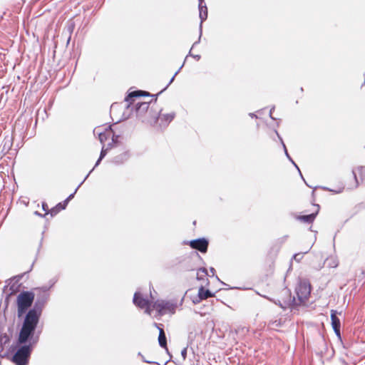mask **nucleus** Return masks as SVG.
Instances as JSON below:
<instances>
[{
	"mask_svg": "<svg viewBox=\"0 0 365 365\" xmlns=\"http://www.w3.org/2000/svg\"><path fill=\"white\" fill-rule=\"evenodd\" d=\"M215 269H214L213 267H211V268H210V272H211L213 275H214V274H215Z\"/></svg>",
	"mask_w": 365,
	"mask_h": 365,
	"instance_id": "bb28decb",
	"label": "nucleus"
},
{
	"mask_svg": "<svg viewBox=\"0 0 365 365\" xmlns=\"http://www.w3.org/2000/svg\"><path fill=\"white\" fill-rule=\"evenodd\" d=\"M141 95V91H133L128 94L125 101L128 103V108H130L131 104L135 103L134 97H138Z\"/></svg>",
	"mask_w": 365,
	"mask_h": 365,
	"instance_id": "ddd939ff",
	"label": "nucleus"
},
{
	"mask_svg": "<svg viewBox=\"0 0 365 365\" xmlns=\"http://www.w3.org/2000/svg\"><path fill=\"white\" fill-rule=\"evenodd\" d=\"M195 58H197V60L200 59V56H196Z\"/></svg>",
	"mask_w": 365,
	"mask_h": 365,
	"instance_id": "c756f323",
	"label": "nucleus"
},
{
	"mask_svg": "<svg viewBox=\"0 0 365 365\" xmlns=\"http://www.w3.org/2000/svg\"><path fill=\"white\" fill-rule=\"evenodd\" d=\"M204 0H199V3H203Z\"/></svg>",
	"mask_w": 365,
	"mask_h": 365,
	"instance_id": "2f4dec72",
	"label": "nucleus"
},
{
	"mask_svg": "<svg viewBox=\"0 0 365 365\" xmlns=\"http://www.w3.org/2000/svg\"><path fill=\"white\" fill-rule=\"evenodd\" d=\"M74 194H75V192H73V193L71 194V195L67 197V199L64 201V202H65V203H67V204H68V201H69V200H71L73 197Z\"/></svg>",
	"mask_w": 365,
	"mask_h": 365,
	"instance_id": "b1692460",
	"label": "nucleus"
},
{
	"mask_svg": "<svg viewBox=\"0 0 365 365\" xmlns=\"http://www.w3.org/2000/svg\"><path fill=\"white\" fill-rule=\"evenodd\" d=\"M198 297L200 300L206 299L208 297H212V294L209 290L205 289L203 287H200L198 291Z\"/></svg>",
	"mask_w": 365,
	"mask_h": 365,
	"instance_id": "dca6fc26",
	"label": "nucleus"
},
{
	"mask_svg": "<svg viewBox=\"0 0 365 365\" xmlns=\"http://www.w3.org/2000/svg\"><path fill=\"white\" fill-rule=\"evenodd\" d=\"M149 108V103L148 102H142L138 101L135 103V113L137 118H143L147 113Z\"/></svg>",
	"mask_w": 365,
	"mask_h": 365,
	"instance_id": "0eeeda50",
	"label": "nucleus"
},
{
	"mask_svg": "<svg viewBox=\"0 0 365 365\" xmlns=\"http://www.w3.org/2000/svg\"><path fill=\"white\" fill-rule=\"evenodd\" d=\"M207 272L205 268H200L197 272V279H201L204 276L207 275Z\"/></svg>",
	"mask_w": 365,
	"mask_h": 365,
	"instance_id": "a211bd4d",
	"label": "nucleus"
},
{
	"mask_svg": "<svg viewBox=\"0 0 365 365\" xmlns=\"http://www.w3.org/2000/svg\"><path fill=\"white\" fill-rule=\"evenodd\" d=\"M155 326L158 327L159 329V336H158V341L160 346L163 348H167V341H166V337L165 332L162 328L158 327L157 324H155Z\"/></svg>",
	"mask_w": 365,
	"mask_h": 365,
	"instance_id": "9b49d317",
	"label": "nucleus"
},
{
	"mask_svg": "<svg viewBox=\"0 0 365 365\" xmlns=\"http://www.w3.org/2000/svg\"><path fill=\"white\" fill-rule=\"evenodd\" d=\"M190 246L201 252H205L207 250L208 242L204 239H197L190 242Z\"/></svg>",
	"mask_w": 365,
	"mask_h": 365,
	"instance_id": "6e6552de",
	"label": "nucleus"
},
{
	"mask_svg": "<svg viewBox=\"0 0 365 365\" xmlns=\"http://www.w3.org/2000/svg\"><path fill=\"white\" fill-rule=\"evenodd\" d=\"M181 356L182 357L183 359H185L186 358V356H187V348H184L182 351H181Z\"/></svg>",
	"mask_w": 365,
	"mask_h": 365,
	"instance_id": "5701e85b",
	"label": "nucleus"
},
{
	"mask_svg": "<svg viewBox=\"0 0 365 365\" xmlns=\"http://www.w3.org/2000/svg\"><path fill=\"white\" fill-rule=\"evenodd\" d=\"M123 157H124V159H125H125H127V154H126V153H124V154H123Z\"/></svg>",
	"mask_w": 365,
	"mask_h": 365,
	"instance_id": "cd10ccee",
	"label": "nucleus"
},
{
	"mask_svg": "<svg viewBox=\"0 0 365 365\" xmlns=\"http://www.w3.org/2000/svg\"><path fill=\"white\" fill-rule=\"evenodd\" d=\"M114 107H115V106H114V105H112V106H111V108H112V109H113V108H114Z\"/></svg>",
	"mask_w": 365,
	"mask_h": 365,
	"instance_id": "473e14b6",
	"label": "nucleus"
},
{
	"mask_svg": "<svg viewBox=\"0 0 365 365\" xmlns=\"http://www.w3.org/2000/svg\"><path fill=\"white\" fill-rule=\"evenodd\" d=\"M365 170V168H359V170Z\"/></svg>",
	"mask_w": 365,
	"mask_h": 365,
	"instance_id": "7c9ffc66",
	"label": "nucleus"
},
{
	"mask_svg": "<svg viewBox=\"0 0 365 365\" xmlns=\"http://www.w3.org/2000/svg\"><path fill=\"white\" fill-rule=\"evenodd\" d=\"M329 266L336 267L337 266V263L336 262H331V264H329Z\"/></svg>",
	"mask_w": 365,
	"mask_h": 365,
	"instance_id": "393cba45",
	"label": "nucleus"
},
{
	"mask_svg": "<svg viewBox=\"0 0 365 365\" xmlns=\"http://www.w3.org/2000/svg\"><path fill=\"white\" fill-rule=\"evenodd\" d=\"M39 314L35 309L30 310L26 316L22 328L19 333V343H25L34 331L38 322Z\"/></svg>",
	"mask_w": 365,
	"mask_h": 365,
	"instance_id": "f257e3e1",
	"label": "nucleus"
},
{
	"mask_svg": "<svg viewBox=\"0 0 365 365\" xmlns=\"http://www.w3.org/2000/svg\"><path fill=\"white\" fill-rule=\"evenodd\" d=\"M106 155V150H105L104 148L103 147L102 150H101V152L100 158L97 160L95 166H97L99 164L101 160L105 157Z\"/></svg>",
	"mask_w": 365,
	"mask_h": 365,
	"instance_id": "412c9836",
	"label": "nucleus"
},
{
	"mask_svg": "<svg viewBox=\"0 0 365 365\" xmlns=\"http://www.w3.org/2000/svg\"><path fill=\"white\" fill-rule=\"evenodd\" d=\"M108 127L109 126L107 125L98 126L93 130L94 135H97L98 136L99 140L101 143H103V138H102V136L103 135V133H105V128Z\"/></svg>",
	"mask_w": 365,
	"mask_h": 365,
	"instance_id": "2eb2a0df",
	"label": "nucleus"
},
{
	"mask_svg": "<svg viewBox=\"0 0 365 365\" xmlns=\"http://www.w3.org/2000/svg\"><path fill=\"white\" fill-rule=\"evenodd\" d=\"M174 117V113L160 114L159 119L161 122H164L165 124H168L173 120Z\"/></svg>",
	"mask_w": 365,
	"mask_h": 365,
	"instance_id": "4468645a",
	"label": "nucleus"
},
{
	"mask_svg": "<svg viewBox=\"0 0 365 365\" xmlns=\"http://www.w3.org/2000/svg\"><path fill=\"white\" fill-rule=\"evenodd\" d=\"M202 4L203 3H199V16L201 20L200 27L202 26L203 21L206 20L207 18V6L205 5H203Z\"/></svg>",
	"mask_w": 365,
	"mask_h": 365,
	"instance_id": "9d476101",
	"label": "nucleus"
},
{
	"mask_svg": "<svg viewBox=\"0 0 365 365\" xmlns=\"http://www.w3.org/2000/svg\"><path fill=\"white\" fill-rule=\"evenodd\" d=\"M275 132H276V133H277V135L278 138H279V140H280V141H281V143H282V146H283V148H284V153H285L286 156H287V158H289V159L292 162V163H293V164H294V162H293V160L291 159V158L289 157V154H288V153H287V148H286V146H285V145H284V142H283V140H282V138L279 136V133H277V131H275Z\"/></svg>",
	"mask_w": 365,
	"mask_h": 365,
	"instance_id": "aec40b11",
	"label": "nucleus"
},
{
	"mask_svg": "<svg viewBox=\"0 0 365 365\" xmlns=\"http://www.w3.org/2000/svg\"><path fill=\"white\" fill-rule=\"evenodd\" d=\"M31 353L29 346H24L21 347L12 358V361L16 365H26L28 359Z\"/></svg>",
	"mask_w": 365,
	"mask_h": 365,
	"instance_id": "20e7f679",
	"label": "nucleus"
},
{
	"mask_svg": "<svg viewBox=\"0 0 365 365\" xmlns=\"http://www.w3.org/2000/svg\"><path fill=\"white\" fill-rule=\"evenodd\" d=\"M176 308V304L164 300H157L153 304V310L155 309L158 315H163L165 314H173Z\"/></svg>",
	"mask_w": 365,
	"mask_h": 365,
	"instance_id": "7ed1b4c3",
	"label": "nucleus"
},
{
	"mask_svg": "<svg viewBox=\"0 0 365 365\" xmlns=\"http://www.w3.org/2000/svg\"><path fill=\"white\" fill-rule=\"evenodd\" d=\"M66 205H67V203H65V202H63V204L62 203L58 204L55 208H53L51 210V215L53 216V215H56L58 212H59L60 210H64Z\"/></svg>",
	"mask_w": 365,
	"mask_h": 365,
	"instance_id": "f3484780",
	"label": "nucleus"
},
{
	"mask_svg": "<svg viewBox=\"0 0 365 365\" xmlns=\"http://www.w3.org/2000/svg\"><path fill=\"white\" fill-rule=\"evenodd\" d=\"M303 253H297V254H295L293 257L294 259L296 260L297 262H299L301 260V259L303 257Z\"/></svg>",
	"mask_w": 365,
	"mask_h": 365,
	"instance_id": "4be33fe9",
	"label": "nucleus"
},
{
	"mask_svg": "<svg viewBox=\"0 0 365 365\" xmlns=\"http://www.w3.org/2000/svg\"><path fill=\"white\" fill-rule=\"evenodd\" d=\"M112 133L111 128L109 126L108 128H105V133H103V135L102 138H103V143L110 137Z\"/></svg>",
	"mask_w": 365,
	"mask_h": 365,
	"instance_id": "6ab92c4d",
	"label": "nucleus"
},
{
	"mask_svg": "<svg viewBox=\"0 0 365 365\" xmlns=\"http://www.w3.org/2000/svg\"><path fill=\"white\" fill-rule=\"evenodd\" d=\"M133 303L138 307L145 309V312L151 314L153 312V305L149 304L148 301L141 297L140 292H136L133 297Z\"/></svg>",
	"mask_w": 365,
	"mask_h": 365,
	"instance_id": "423d86ee",
	"label": "nucleus"
},
{
	"mask_svg": "<svg viewBox=\"0 0 365 365\" xmlns=\"http://www.w3.org/2000/svg\"><path fill=\"white\" fill-rule=\"evenodd\" d=\"M319 209V207L317 205V211H316L315 213H312L310 215L299 216L298 217V219L302 220V221H303V222H308V223L312 222L314 220V219H315V217H316V216L317 215Z\"/></svg>",
	"mask_w": 365,
	"mask_h": 365,
	"instance_id": "f8f14e48",
	"label": "nucleus"
},
{
	"mask_svg": "<svg viewBox=\"0 0 365 365\" xmlns=\"http://www.w3.org/2000/svg\"><path fill=\"white\" fill-rule=\"evenodd\" d=\"M353 174H354V175L355 179H356V175L355 171H353Z\"/></svg>",
	"mask_w": 365,
	"mask_h": 365,
	"instance_id": "c85d7f7f",
	"label": "nucleus"
},
{
	"mask_svg": "<svg viewBox=\"0 0 365 365\" xmlns=\"http://www.w3.org/2000/svg\"><path fill=\"white\" fill-rule=\"evenodd\" d=\"M332 328L338 336H340V321L336 317V312L332 310L331 313Z\"/></svg>",
	"mask_w": 365,
	"mask_h": 365,
	"instance_id": "1a4fd4ad",
	"label": "nucleus"
},
{
	"mask_svg": "<svg viewBox=\"0 0 365 365\" xmlns=\"http://www.w3.org/2000/svg\"><path fill=\"white\" fill-rule=\"evenodd\" d=\"M178 71H177V72L175 73V75H174V76H173V78L170 79V82H169V84H170V83L173 81V80H174V78H175V76L178 74Z\"/></svg>",
	"mask_w": 365,
	"mask_h": 365,
	"instance_id": "a878e982",
	"label": "nucleus"
},
{
	"mask_svg": "<svg viewBox=\"0 0 365 365\" xmlns=\"http://www.w3.org/2000/svg\"><path fill=\"white\" fill-rule=\"evenodd\" d=\"M34 294L30 292H23L17 297L18 315L21 317L31 305Z\"/></svg>",
	"mask_w": 365,
	"mask_h": 365,
	"instance_id": "f03ea898",
	"label": "nucleus"
},
{
	"mask_svg": "<svg viewBox=\"0 0 365 365\" xmlns=\"http://www.w3.org/2000/svg\"><path fill=\"white\" fill-rule=\"evenodd\" d=\"M311 292L310 284L307 282H301L296 288V293L300 302H304Z\"/></svg>",
	"mask_w": 365,
	"mask_h": 365,
	"instance_id": "39448f33",
	"label": "nucleus"
}]
</instances>
